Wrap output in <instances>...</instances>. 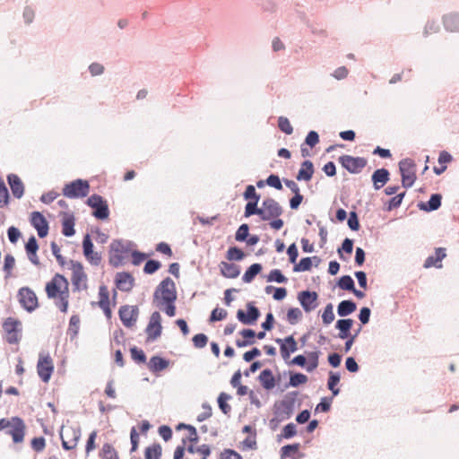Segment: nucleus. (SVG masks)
<instances>
[{"instance_id":"nucleus-1","label":"nucleus","mask_w":459,"mask_h":459,"mask_svg":"<svg viewBox=\"0 0 459 459\" xmlns=\"http://www.w3.org/2000/svg\"><path fill=\"white\" fill-rule=\"evenodd\" d=\"M45 290L49 299H52L55 306L63 313L68 311L70 290L67 279L56 273L47 282Z\"/></svg>"},{"instance_id":"nucleus-2","label":"nucleus","mask_w":459,"mask_h":459,"mask_svg":"<svg viewBox=\"0 0 459 459\" xmlns=\"http://www.w3.org/2000/svg\"><path fill=\"white\" fill-rule=\"evenodd\" d=\"M177 290L174 281L167 277L156 288L153 294V303L159 308H162L167 302H175Z\"/></svg>"},{"instance_id":"nucleus-3","label":"nucleus","mask_w":459,"mask_h":459,"mask_svg":"<svg viewBox=\"0 0 459 459\" xmlns=\"http://www.w3.org/2000/svg\"><path fill=\"white\" fill-rule=\"evenodd\" d=\"M6 429V434L12 437L13 443H22L26 433V425L19 417L0 419V431Z\"/></svg>"},{"instance_id":"nucleus-4","label":"nucleus","mask_w":459,"mask_h":459,"mask_svg":"<svg viewBox=\"0 0 459 459\" xmlns=\"http://www.w3.org/2000/svg\"><path fill=\"white\" fill-rule=\"evenodd\" d=\"M82 430L77 423L66 421L60 430L62 446L65 450L75 449L81 438Z\"/></svg>"},{"instance_id":"nucleus-5","label":"nucleus","mask_w":459,"mask_h":459,"mask_svg":"<svg viewBox=\"0 0 459 459\" xmlns=\"http://www.w3.org/2000/svg\"><path fill=\"white\" fill-rule=\"evenodd\" d=\"M90 185L88 181L76 179L66 184L63 188V195L68 198H82L88 195Z\"/></svg>"},{"instance_id":"nucleus-6","label":"nucleus","mask_w":459,"mask_h":459,"mask_svg":"<svg viewBox=\"0 0 459 459\" xmlns=\"http://www.w3.org/2000/svg\"><path fill=\"white\" fill-rule=\"evenodd\" d=\"M3 329L4 332V338L10 344L18 343L21 339L22 323L21 321L8 317L3 323Z\"/></svg>"},{"instance_id":"nucleus-7","label":"nucleus","mask_w":459,"mask_h":459,"mask_svg":"<svg viewBox=\"0 0 459 459\" xmlns=\"http://www.w3.org/2000/svg\"><path fill=\"white\" fill-rule=\"evenodd\" d=\"M402 176V184L405 188L412 186L416 180V165L411 159H404L399 162Z\"/></svg>"},{"instance_id":"nucleus-8","label":"nucleus","mask_w":459,"mask_h":459,"mask_svg":"<svg viewBox=\"0 0 459 459\" xmlns=\"http://www.w3.org/2000/svg\"><path fill=\"white\" fill-rule=\"evenodd\" d=\"M339 162L350 173L358 174L367 166L368 160L363 157H353L351 155H342L339 157Z\"/></svg>"},{"instance_id":"nucleus-9","label":"nucleus","mask_w":459,"mask_h":459,"mask_svg":"<svg viewBox=\"0 0 459 459\" xmlns=\"http://www.w3.org/2000/svg\"><path fill=\"white\" fill-rule=\"evenodd\" d=\"M282 213V208L273 198H267L263 201L260 211V218L263 221H269L278 218Z\"/></svg>"},{"instance_id":"nucleus-10","label":"nucleus","mask_w":459,"mask_h":459,"mask_svg":"<svg viewBox=\"0 0 459 459\" xmlns=\"http://www.w3.org/2000/svg\"><path fill=\"white\" fill-rule=\"evenodd\" d=\"M129 249L122 241L115 240L110 244L109 263L114 266H118L126 257Z\"/></svg>"},{"instance_id":"nucleus-11","label":"nucleus","mask_w":459,"mask_h":459,"mask_svg":"<svg viewBox=\"0 0 459 459\" xmlns=\"http://www.w3.org/2000/svg\"><path fill=\"white\" fill-rule=\"evenodd\" d=\"M18 299L22 307L29 312L34 311L39 306L35 292L28 287H22L19 290Z\"/></svg>"},{"instance_id":"nucleus-12","label":"nucleus","mask_w":459,"mask_h":459,"mask_svg":"<svg viewBox=\"0 0 459 459\" xmlns=\"http://www.w3.org/2000/svg\"><path fill=\"white\" fill-rule=\"evenodd\" d=\"M72 283L77 290H84L88 288L87 274L84 272L83 266L79 262H72Z\"/></svg>"},{"instance_id":"nucleus-13","label":"nucleus","mask_w":459,"mask_h":459,"mask_svg":"<svg viewBox=\"0 0 459 459\" xmlns=\"http://www.w3.org/2000/svg\"><path fill=\"white\" fill-rule=\"evenodd\" d=\"M87 204L94 209L93 215L100 220H106L109 215L107 202L98 195L90 196Z\"/></svg>"},{"instance_id":"nucleus-14","label":"nucleus","mask_w":459,"mask_h":459,"mask_svg":"<svg viewBox=\"0 0 459 459\" xmlns=\"http://www.w3.org/2000/svg\"><path fill=\"white\" fill-rule=\"evenodd\" d=\"M37 371L40 379L48 383L54 371V364L48 354H40L37 364Z\"/></svg>"},{"instance_id":"nucleus-15","label":"nucleus","mask_w":459,"mask_h":459,"mask_svg":"<svg viewBox=\"0 0 459 459\" xmlns=\"http://www.w3.org/2000/svg\"><path fill=\"white\" fill-rule=\"evenodd\" d=\"M161 316L158 311H155L151 315L148 325L146 327L148 340H156L161 334Z\"/></svg>"},{"instance_id":"nucleus-16","label":"nucleus","mask_w":459,"mask_h":459,"mask_svg":"<svg viewBox=\"0 0 459 459\" xmlns=\"http://www.w3.org/2000/svg\"><path fill=\"white\" fill-rule=\"evenodd\" d=\"M317 299L318 295L315 291L304 290L298 295V299L306 312H310L316 307Z\"/></svg>"},{"instance_id":"nucleus-17","label":"nucleus","mask_w":459,"mask_h":459,"mask_svg":"<svg viewBox=\"0 0 459 459\" xmlns=\"http://www.w3.org/2000/svg\"><path fill=\"white\" fill-rule=\"evenodd\" d=\"M83 255L86 259L94 265H99L101 262V255L93 251V244L90 235H85L82 240Z\"/></svg>"},{"instance_id":"nucleus-18","label":"nucleus","mask_w":459,"mask_h":459,"mask_svg":"<svg viewBox=\"0 0 459 459\" xmlns=\"http://www.w3.org/2000/svg\"><path fill=\"white\" fill-rule=\"evenodd\" d=\"M30 223L36 229L39 238H45L48 233V223L39 212L30 214Z\"/></svg>"},{"instance_id":"nucleus-19","label":"nucleus","mask_w":459,"mask_h":459,"mask_svg":"<svg viewBox=\"0 0 459 459\" xmlns=\"http://www.w3.org/2000/svg\"><path fill=\"white\" fill-rule=\"evenodd\" d=\"M260 312L257 307L248 304L247 312L246 313L242 309L238 310L237 318L244 325H253L259 317Z\"/></svg>"},{"instance_id":"nucleus-20","label":"nucleus","mask_w":459,"mask_h":459,"mask_svg":"<svg viewBox=\"0 0 459 459\" xmlns=\"http://www.w3.org/2000/svg\"><path fill=\"white\" fill-rule=\"evenodd\" d=\"M276 342L280 344L281 354L284 359H289L290 353L295 352L298 350V343L293 335H290L283 340L277 339Z\"/></svg>"},{"instance_id":"nucleus-21","label":"nucleus","mask_w":459,"mask_h":459,"mask_svg":"<svg viewBox=\"0 0 459 459\" xmlns=\"http://www.w3.org/2000/svg\"><path fill=\"white\" fill-rule=\"evenodd\" d=\"M99 307L103 310L105 316L108 318L111 317V308H110V302H109V292L105 285L100 286L99 289V301H98Z\"/></svg>"},{"instance_id":"nucleus-22","label":"nucleus","mask_w":459,"mask_h":459,"mask_svg":"<svg viewBox=\"0 0 459 459\" xmlns=\"http://www.w3.org/2000/svg\"><path fill=\"white\" fill-rule=\"evenodd\" d=\"M119 317L124 325L129 327L137 320V312L133 307L124 306L119 309Z\"/></svg>"},{"instance_id":"nucleus-23","label":"nucleus","mask_w":459,"mask_h":459,"mask_svg":"<svg viewBox=\"0 0 459 459\" xmlns=\"http://www.w3.org/2000/svg\"><path fill=\"white\" fill-rule=\"evenodd\" d=\"M446 256V249L443 247H437L435 250V255L429 256L424 263L425 268H430V267H437L441 268L442 267V260Z\"/></svg>"},{"instance_id":"nucleus-24","label":"nucleus","mask_w":459,"mask_h":459,"mask_svg":"<svg viewBox=\"0 0 459 459\" xmlns=\"http://www.w3.org/2000/svg\"><path fill=\"white\" fill-rule=\"evenodd\" d=\"M74 216L69 212L62 213V233L65 237H71L74 235Z\"/></svg>"},{"instance_id":"nucleus-25","label":"nucleus","mask_w":459,"mask_h":459,"mask_svg":"<svg viewBox=\"0 0 459 459\" xmlns=\"http://www.w3.org/2000/svg\"><path fill=\"white\" fill-rule=\"evenodd\" d=\"M134 278L127 273H119L116 277L117 287L123 291H129L134 286Z\"/></svg>"},{"instance_id":"nucleus-26","label":"nucleus","mask_w":459,"mask_h":459,"mask_svg":"<svg viewBox=\"0 0 459 459\" xmlns=\"http://www.w3.org/2000/svg\"><path fill=\"white\" fill-rule=\"evenodd\" d=\"M8 183L14 197L21 198L24 193V186L21 178L14 174L8 176Z\"/></svg>"},{"instance_id":"nucleus-27","label":"nucleus","mask_w":459,"mask_h":459,"mask_svg":"<svg viewBox=\"0 0 459 459\" xmlns=\"http://www.w3.org/2000/svg\"><path fill=\"white\" fill-rule=\"evenodd\" d=\"M219 268L221 273L226 278L234 279L240 273L239 266L235 264H230L222 261L220 263Z\"/></svg>"},{"instance_id":"nucleus-28","label":"nucleus","mask_w":459,"mask_h":459,"mask_svg":"<svg viewBox=\"0 0 459 459\" xmlns=\"http://www.w3.org/2000/svg\"><path fill=\"white\" fill-rule=\"evenodd\" d=\"M445 28L452 32H459V13H452L444 16Z\"/></svg>"},{"instance_id":"nucleus-29","label":"nucleus","mask_w":459,"mask_h":459,"mask_svg":"<svg viewBox=\"0 0 459 459\" xmlns=\"http://www.w3.org/2000/svg\"><path fill=\"white\" fill-rule=\"evenodd\" d=\"M442 196L439 194H434L430 196L429 202L427 203H420L418 204L419 208L425 212H431L437 210L441 205Z\"/></svg>"},{"instance_id":"nucleus-30","label":"nucleus","mask_w":459,"mask_h":459,"mask_svg":"<svg viewBox=\"0 0 459 459\" xmlns=\"http://www.w3.org/2000/svg\"><path fill=\"white\" fill-rule=\"evenodd\" d=\"M374 186L377 190L380 189L388 180L389 172L385 169H377L372 175Z\"/></svg>"},{"instance_id":"nucleus-31","label":"nucleus","mask_w":459,"mask_h":459,"mask_svg":"<svg viewBox=\"0 0 459 459\" xmlns=\"http://www.w3.org/2000/svg\"><path fill=\"white\" fill-rule=\"evenodd\" d=\"M314 174V165L310 160H305L301 164V168L299 169L297 179L298 180H304V181H309L312 178V176Z\"/></svg>"},{"instance_id":"nucleus-32","label":"nucleus","mask_w":459,"mask_h":459,"mask_svg":"<svg viewBox=\"0 0 459 459\" xmlns=\"http://www.w3.org/2000/svg\"><path fill=\"white\" fill-rule=\"evenodd\" d=\"M185 429L187 430V434L185 437L182 438V444H184V446H186L187 442L188 443H197L198 442V434H197V431H196V429L191 425H186L184 423H180L178 426V429Z\"/></svg>"},{"instance_id":"nucleus-33","label":"nucleus","mask_w":459,"mask_h":459,"mask_svg":"<svg viewBox=\"0 0 459 459\" xmlns=\"http://www.w3.org/2000/svg\"><path fill=\"white\" fill-rule=\"evenodd\" d=\"M352 319H340L336 322V328L339 330L338 337L347 339L350 335V330L352 327Z\"/></svg>"},{"instance_id":"nucleus-34","label":"nucleus","mask_w":459,"mask_h":459,"mask_svg":"<svg viewBox=\"0 0 459 459\" xmlns=\"http://www.w3.org/2000/svg\"><path fill=\"white\" fill-rule=\"evenodd\" d=\"M259 380L266 390H271L275 386V379L270 369H264L259 375Z\"/></svg>"},{"instance_id":"nucleus-35","label":"nucleus","mask_w":459,"mask_h":459,"mask_svg":"<svg viewBox=\"0 0 459 459\" xmlns=\"http://www.w3.org/2000/svg\"><path fill=\"white\" fill-rule=\"evenodd\" d=\"M243 340H237L236 345L239 348L246 347L255 343V333L252 329H244L239 333Z\"/></svg>"},{"instance_id":"nucleus-36","label":"nucleus","mask_w":459,"mask_h":459,"mask_svg":"<svg viewBox=\"0 0 459 459\" xmlns=\"http://www.w3.org/2000/svg\"><path fill=\"white\" fill-rule=\"evenodd\" d=\"M357 308L356 304L351 300H343L340 302L337 307V313L340 316H347L353 313Z\"/></svg>"},{"instance_id":"nucleus-37","label":"nucleus","mask_w":459,"mask_h":459,"mask_svg":"<svg viewBox=\"0 0 459 459\" xmlns=\"http://www.w3.org/2000/svg\"><path fill=\"white\" fill-rule=\"evenodd\" d=\"M162 447L160 444L154 443L147 446L144 450L145 459H160Z\"/></svg>"},{"instance_id":"nucleus-38","label":"nucleus","mask_w":459,"mask_h":459,"mask_svg":"<svg viewBox=\"0 0 459 459\" xmlns=\"http://www.w3.org/2000/svg\"><path fill=\"white\" fill-rule=\"evenodd\" d=\"M100 456L101 459H119L117 451L112 445L108 443H106L102 446V448L100 452Z\"/></svg>"},{"instance_id":"nucleus-39","label":"nucleus","mask_w":459,"mask_h":459,"mask_svg":"<svg viewBox=\"0 0 459 459\" xmlns=\"http://www.w3.org/2000/svg\"><path fill=\"white\" fill-rule=\"evenodd\" d=\"M169 362L158 356L152 357L149 362V368L152 371L159 372L168 368Z\"/></svg>"},{"instance_id":"nucleus-40","label":"nucleus","mask_w":459,"mask_h":459,"mask_svg":"<svg viewBox=\"0 0 459 459\" xmlns=\"http://www.w3.org/2000/svg\"><path fill=\"white\" fill-rule=\"evenodd\" d=\"M231 399V395L224 392L221 393L218 396V405L221 411L228 415L231 411V407L228 402Z\"/></svg>"},{"instance_id":"nucleus-41","label":"nucleus","mask_w":459,"mask_h":459,"mask_svg":"<svg viewBox=\"0 0 459 459\" xmlns=\"http://www.w3.org/2000/svg\"><path fill=\"white\" fill-rule=\"evenodd\" d=\"M262 265L260 264H253L244 273L242 280L245 282H251L254 278L261 272Z\"/></svg>"},{"instance_id":"nucleus-42","label":"nucleus","mask_w":459,"mask_h":459,"mask_svg":"<svg viewBox=\"0 0 459 459\" xmlns=\"http://www.w3.org/2000/svg\"><path fill=\"white\" fill-rule=\"evenodd\" d=\"M244 252L237 247H230L226 254V258L229 261H240L244 258Z\"/></svg>"},{"instance_id":"nucleus-43","label":"nucleus","mask_w":459,"mask_h":459,"mask_svg":"<svg viewBox=\"0 0 459 459\" xmlns=\"http://www.w3.org/2000/svg\"><path fill=\"white\" fill-rule=\"evenodd\" d=\"M15 266V259L14 257L8 254L4 256V271L5 272V278H9L12 276V270Z\"/></svg>"},{"instance_id":"nucleus-44","label":"nucleus","mask_w":459,"mask_h":459,"mask_svg":"<svg viewBox=\"0 0 459 459\" xmlns=\"http://www.w3.org/2000/svg\"><path fill=\"white\" fill-rule=\"evenodd\" d=\"M340 382V376L336 373L330 372V376L328 378V388L333 392V395H337L339 394V389L336 388V385Z\"/></svg>"},{"instance_id":"nucleus-45","label":"nucleus","mask_w":459,"mask_h":459,"mask_svg":"<svg viewBox=\"0 0 459 459\" xmlns=\"http://www.w3.org/2000/svg\"><path fill=\"white\" fill-rule=\"evenodd\" d=\"M278 126L280 130L286 134H291L293 133V127L290 120L285 117H280L278 118Z\"/></svg>"},{"instance_id":"nucleus-46","label":"nucleus","mask_w":459,"mask_h":459,"mask_svg":"<svg viewBox=\"0 0 459 459\" xmlns=\"http://www.w3.org/2000/svg\"><path fill=\"white\" fill-rule=\"evenodd\" d=\"M322 320L325 325H330L334 320L333 307L331 303L325 307Z\"/></svg>"},{"instance_id":"nucleus-47","label":"nucleus","mask_w":459,"mask_h":459,"mask_svg":"<svg viewBox=\"0 0 459 459\" xmlns=\"http://www.w3.org/2000/svg\"><path fill=\"white\" fill-rule=\"evenodd\" d=\"M307 382V377L302 373H295L290 377V385L291 386H299V385H304Z\"/></svg>"},{"instance_id":"nucleus-48","label":"nucleus","mask_w":459,"mask_h":459,"mask_svg":"<svg viewBox=\"0 0 459 459\" xmlns=\"http://www.w3.org/2000/svg\"><path fill=\"white\" fill-rule=\"evenodd\" d=\"M267 281L282 283L287 281V278L281 273V272L279 269H273L270 272L267 277Z\"/></svg>"},{"instance_id":"nucleus-49","label":"nucleus","mask_w":459,"mask_h":459,"mask_svg":"<svg viewBox=\"0 0 459 459\" xmlns=\"http://www.w3.org/2000/svg\"><path fill=\"white\" fill-rule=\"evenodd\" d=\"M312 267V260L310 257L302 258L299 264H295V272H305L309 271Z\"/></svg>"},{"instance_id":"nucleus-50","label":"nucleus","mask_w":459,"mask_h":459,"mask_svg":"<svg viewBox=\"0 0 459 459\" xmlns=\"http://www.w3.org/2000/svg\"><path fill=\"white\" fill-rule=\"evenodd\" d=\"M258 201H250L247 204L245 208V216L249 217L254 214H257L260 216L261 207H257Z\"/></svg>"},{"instance_id":"nucleus-51","label":"nucleus","mask_w":459,"mask_h":459,"mask_svg":"<svg viewBox=\"0 0 459 459\" xmlns=\"http://www.w3.org/2000/svg\"><path fill=\"white\" fill-rule=\"evenodd\" d=\"M338 285L342 290L351 291L354 288V281L351 276L344 275L339 280Z\"/></svg>"},{"instance_id":"nucleus-52","label":"nucleus","mask_w":459,"mask_h":459,"mask_svg":"<svg viewBox=\"0 0 459 459\" xmlns=\"http://www.w3.org/2000/svg\"><path fill=\"white\" fill-rule=\"evenodd\" d=\"M227 316H228V312L225 309L221 308V307H216L211 313L210 321L211 322L221 321V320L225 319L227 317Z\"/></svg>"},{"instance_id":"nucleus-53","label":"nucleus","mask_w":459,"mask_h":459,"mask_svg":"<svg viewBox=\"0 0 459 459\" xmlns=\"http://www.w3.org/2000/svg\"><path fill=\"white\" fill-rule=\"evenodd\" d=\"M318 352L317 351H312L307 354V359L309 360V363L307 367V370L308 372L313 371L318 367Z\"/></svg>"},{"instance_id":"nucleus-54","label":"nucleus","mask_w":459,"mask_h":459,"mask_svg":"<svg viewBox=\"0 0 459 459\" xmlns=\"http://www.w3.org/2000/svg\"><path fill=\"white\" fill-rule=\"evenodd\" d=\"M302 313L298 307L290 308L287 313V319L290 324L295 325L301 317Z\"/></svg>"},{"instance_id":"nucleus-55","label":"nucleus","mask_w":459,"mask_h":459,"mask_svg":"<svg viewBox=\"0 0 459 459\" xmlns=\"http://www.w3.org/2000/svg\"><path fill=\"white\" fill-rule=\"evenodd\" d=\"M299 449V444L287 445L281 447V457L286 458L289 457L292 453L298 452Z\"/></svg>"},{"instance_id":"nucleus-56","label":"nucleus","mask_w":459,"mask_h":459,"mask_svg":"<svg viewBox=\"0 0 459 459\" xmlns=\"http://www.w3.org/2000/svg\"><path fill=\"white\" fill-rule=\"evenodd\" d=\"M192 341L195 348L201 349L206 346L208 338L204 333H198L193 337Z\"/></svg>"},{"instance_id":"nucleus-57","label":"nucleus","mask_w":459,"mask_h":459,"mask_svg":"<svg viewBox=\"0 0 459 459\" xmlns=\"http://www.w3.org/2000/svg\"><path fill=\"white\" fill-rule=\"evenodd\" d=\"M30 445L34 451L41 452L46 447V440L43 437H34L32 438Z\"/></svg>"},{"instance_id":"nucleus-58","label":"nucleus","mask_w":459,"mask_h":459,"mask_svg":"<svg viewBox=\"0 0 459 459\" xmlns=\"http://www.w3.org/2000/svg\"><path fill=\"white\" fill-rule=\"evenodd\" d=\"M9 194L7 187L3 180H0V207H4L8 204Z\"/></svg>"},{"instance_id":"nucleus-59","label":"nucleus","mask_w":459,"mask_h":459,"mask_svg":"<svg viewBox=\"0 0 459 459\" xmlns=\"http://www.w3.org/2000/svg\"><path fill=\"white\" fill-rule=\"evenodd\" d=\"M161 266V264L155 260H149L146 262L143 271L147 274H152L155 273L158 269H160Z\"/></svg>"},{"instance_id":"nucleus-60","label":"nucleus","mask_w":459,"mask_h":459,"mask_svg":"<svg viewBox=\"0 0 459 459\" xmlns=\"http://www.w3.org/2000/svg\"><path fill=\"white\" fill-rule=\"evenodd\" d=\"M244 197L247 200L250 199L252 201H259L260 199V195L256 193L255 186L252 185L247 186L244 192Z\"/></svg>"},{"instance_id":"nucleus-61","label":"nucleus","mask_w":459,"mask_h":459,"mask_svg":"<svg viewBox=\"0 0 459 459\" xmlns=\"http://www.w3.org/2000/svg\"><path fill=\"white\" fill-rule=\"evenodd\" d=\"M296 434L297 430L296 425L294 423H289L282 429L281 436L284 438H290L294 437Z\"/></svg>"},{"instance_id":"nucleus-62","label":"nucleus","mask_w":459,"mask_h":459,"mask_svg":"<svg viewBox=\"0 0 459 459\" xmlns=\"http://www.w3.org/2000/svg\"><path fill=\"white\" fill-rule=\"evenodd\" d=\"M249 228L247 224H242L236 232V240L244 241L248 236Z\"/></svg>"},{"instance_id":"nucleus-63","label":"nucleus","mask_w":459,"mask_h":459,"mask_svg":"<svg viewBox=\"0 0 459 459\" xmlns=\"http://www.w3.org/2000/svg\"><path fill=\"white\" fill-rule=\"evenodd\" d=\"M266 183L268 186L274 187L277 190L282 189L281 182L277 175H270L266 179Z\"/></svg>"},{"instance_id":"nucleus-64","label":"nucleus","mask_w":459,"mask_h":459,"mask_svg":"<svg viewBox=\"0 0 459 459\" xmlns=\"http://www.w3.org/2000/svg\"><path fill=\"white\" fill-rule=\"evenodd\" d=\"M221 459H242L241 455L234 450L225 449L221 454Z\"/></svg>"}]
</instances>
